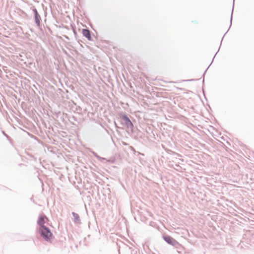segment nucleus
Returning <instances> with one entry per match:
<instances>
[{
    "label": "nucleus",
    "mask_w": 254,
    "mask_h": 254,
    "mask_svg": "<svg viewBox=\"0 0 254 254\" xmlns=\"http://www.w3.org/2000/svg\"><path fill=\"white\" fill-rule=\"evenodd\" d=\"M72 214L74 217V222L75 223H77V224L80 223V220L79 216L78 215V214H77V213H76L75 212H72Z\"/></svg>",
    "instance_id": "6"
},
{
    "label": "nucleus",
    "mask_w": 254,
    "mask_h": 254,
    "mask_svg": "<svg viewBox=\"0 0 254 254\" xmlns=\"http://www.w3.org/2000/svg\"><path fill=\"white\" fill-rule=\"evenodd\" d=\"M232 13H233V11L232 12ZM231 17H232V14H231ZM232 20V17H231V21Z\"/></svg>",
    "instance_id": "9"
},
{
    "label": "nucleus",
    "mask_w": 254,
    "mask_h": 254,
    "mask_svg": "<svg viewBox=\"0 0 254 254\" xmlns=\"http://www.w3.org/2000/svg\"><path fill=\"white\" fill-rule=\"evenodd\" d=\"M40 233L46 241H50L52 236V233L48 227L46 226L40 227Z\"/></svg>",
    "instance_id": "1"
},
{
    "label": "nucleus",
    "mask_w": 254,
    "mask_h": 254,
    "mask_svg": "<svg viewBox=\"0 0 254 254\" xmlns=\"http://www.w3.org/2000/svg\"><path fill=\"white\" fill-rule=\"evenodd\" d=\"M45 218V216L41 215L38 219V224L40 226V227H41L42 226H45L44 225L45 223L44 219Z\"/></svg>",
    "instance_id": "5"
},
{
    "label": "nucleus",
    "mask_w": 254,
    "mask_h": 254,
    "mask_svg": "<svg viewBox=\"0 0 254 254\" xmlns=\"http://www.w3.org/2000/svg\"><path fill=\"white\" fill-rule=\"evenodd\" d=\"M40 20H41V17H40V15L39 14H36V15H35V21L36 24L38 26L40 25Z\"/></svg>",
    "instance_id": "7"
},
{
    "label": "nucleus",
    "mask_w": 254,
    "mask_h": 254,
    "mask_svg": "<svg viewBox=\"0 0 254 254\" xmlns=\"http://www.w3.org/2000/svg\"><path fill=\"white\" fill-rule=\"evenodd\" d=\"M82 34L86 38L90 40L91 39L90 32L88 29H84L82 30Z\"/></svg>",
    "instance_id": "4"
},
{
    "label": "nucleus",
    "mask_w": 254,
    "mask_h": 254,
    "mask_svg": "<svg viewBox=\"0 0 254 254\" xmlns=\"http://www.w3.org/2000/svg\"><path fill=\"white\" fill-rule=\"evenodd\" d=\"M163 238L168 244L173 246H176L178 244L176 240L169 236H163Z\"/></svg>",
    "instance_id": "2"
},
{
    "label": "nucleus",
    "mask_w": 254,
    "mask_h": 254,
    "mask_svg": "<svg viewBox=\"0 0 254 254\" xmlns=\"http://www.w3.org/2000/svg\"><path fill=\"white\" fill-rule=\"evenodd\" d=\"M115 125L116 127H118L116 123H115Z\"/></svg>",
    "instance_id": "10"
},
{
    "label": "nucleus",
    "mask_w": 254,
    "mask_h": 254,
    "mask_svg": "<svg viewBox=\"0 0 254 254\" xmlns=\"http://www.w3.org/2000/svg\"><path fill=\"white\" fill-rule=\"evenodd\" d=\"M122 119L125 122V125L128 129L132 130L133 124L129 119V118L126 115H123L122 116Z\"/></svg>",
    "instance_id": "3"
},
{
    "label": "nucleus",
    "mask_w": 254,
    "mask_h": 254,
    "mask_svg": "<svg viewBox=\"0 0 254 254\" xmlns=\"http://www.w3.org/2000/svg\"><path fill=\"white\" fill-rule=\"evenodd\" d=\"M33 11L34 12L35 15H36V14H38V11L36 9H35V8L33 9Z\"/></svg>",
    "instance_id": "8"
}]
</instances>
